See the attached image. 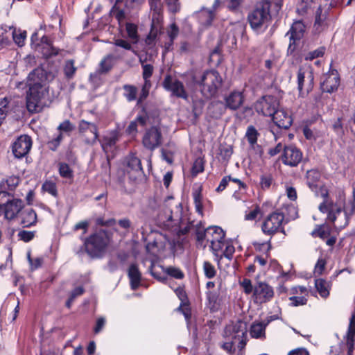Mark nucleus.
<instances>
[{
	"label": "nucleus",
	"mask_w": 355,
	"mask_h": 355,
	"mask_svg": "<svg viewBox=\"0 0 355 355\" xmlns=\"http://www.w3.org/2000/svg\"><path fill=\"white\" fill-rule=\"evenodd\" d=\"M28 90L26 96V105L31 113L40 112L49 102L47 73L41 68L31 71L26 79Z\"/></svg>",
	"instance_id": "nucleus-1"
},
{
	"label": "nucleus",
	"mask_w": 355,
	"mask_h": 355,
	"mask_svg": "<svg viewBox=\"0 0 355 355\" xmlns=\"http://www.w3.org/2000/svg\"><path fill=\"white\" fill-rule=\"evenodd\" d=\"M345 200L344 193H340L338 201L334 204L325 199L319 206L322 213H327V219L334 223L336 229L341 230L345 227L349 223V216L343 210L341 204Z\"/></svg>",
	"instance_id": "nucleus-2"
},
{
	"label": "nucleus",
	"mask_w": 355,
	"mask_h": 355,
	"mask_svg": "<svg viewBox=\"0 0 355 355\" xmlns=\"http://www.w3.org/2000/svg\"><path fill=\"white\" fill-rule=\"evenodd\" d=\"M181 205L175 202L173 197H167L159 207L157 215L160 224L169 227L173 222L178 221L181 216Z\"/></svg>",
	"instance_id": "nucleus-3"
},
{
	"label": "nucleus",
	"mask_w": 355,
	"mask_h": 355,
	"mask_svg": "<svg viewBox=\"0 0 355 355\" xmlns=\"http://www.w3.org/2000/svg\"><path fill=\"white\" fill-rule=\"evenodd\" d=\"M251 28L257 31L266 28L270 20V5L266 2L259 3L248 16Z\"/></svg>",
	"instance_id": "nucleus-4"
},
{
	"label": "nucleus",
	"mask_w": 355,
	"mask_h": 355,
	"mask_svg": "<svg viewBox=\"0 0 355 355\" xmlns=\"http://www.w3.org/2000/svg\"><path fill=\"white\" fill-rule=\"evenodd\" d=\"M297 89L299 96L306 97L312 91L314 85V76L313 69L310 65L301 66L297 74Z\"/></svg>",
	"instance_id": "nucleus-5"
},
{
	"label": "nucleus",
	"mask_w": 355,
	"mask_h": 355,
	"mask_svg": "<svg viewBox=\"0 0 355 355\" xmlns=\"http://www.w3.org/2000/svg\"><path fill=\"white\" fill-rule=\"evenodd\" d=\"M247 324L241 320H238L234 323L227 325L224 331L225 339L234 340L237 342V348L242 350L247 341Z\"/></svg>",
	"instance_id": "nucleus-6"
},
{
	"label": "nucleus",
	"mask_w": 355,
	"mask_h": 355,
	"mask_svg": "<svg viewBox=\"0 0 355 355\" xmlns=\"http://www.w3.org/2000/svg\"><path fill=\"white\" fill-rule=\"evenodd\" d=\"M221 84L222 78L220 74L214 70L205 71L200 82L201 92L206 98L215 96Z\"/></svg>",
	"instance_id": "nucleus-7"
},
{
	"label": "nucleus",
	"mask_w": 355,
	"mask_h": 355,
	"mask_svg": "<svg viewBox=\"0 0 355 355\" xmlns=\"http://www.w3.org/2000/svg\"><path fill=\"white\" fill-rule=\"evenodd\" d=\"M110 242L108 233L103 230L90 236L85 241L86 251L91 256H97L103 252Z\"/></svg>",
	"instance_id": "nucleus-8"
},
{
	"label": "nucleus",
	"mask_w": 355,
	"mask_h": 355,
	"mask_svg": "<svg viewBox=\"0 0 355 355\" xmlns=\"http://www.w3.org/2000/svg\"><path fill=\"white\" fill-rule=\"evenodd\" d=\"M78 132L83 142L88 146H94L98 139V129L95 123L85 120L80 121Z\"/></svg>",
	"instance_id": "nucleus-9"
},
{
	"label": "nucleus",
	"mask_w": 355,
	"mask_h": 355,
	"mask_svg": "<svg viewBox=\"0 0 355 355\" xmlns=\"http://www.w3.org/2000/svg\"><path fill=\"white\" fill-rule=\"evenodd\" d=\"M207 242L210 243V248L216 256H218L225 245V232L219 227H209L207 228Z\"/></svg>",
	"instance_id": "nucleus-10"
},
{
	"label": "nucleus",
	"mask_w": 355,
	"mask_h": 355,
	"mask_svg": "<svg viewBox=\"0 0 355 355\" xmlns=\"http://www.w3.org/2000/svg\"><path fill=\"white\" fill-rule=\"evenodd\" d=\"M284 215L279 212L269 214L263 222L261 229L264 234L273 235L283 230L282 223Z\"/></svg>",
	"instance_id": "nucleus-11"
},
{
	"label": "nucleus",
	"mask_w": 355,
	"mask_h": 355,
	"mask_svg": "<svg viewBox=\"0 0 355 355\" xmlns=\"http://www.w3.org/2000/svg\"><path fill=\"white\" fill-rule=\"evenodd\" d=\"M6 197L3 198L1 202V210H3L5 218L11 220L14 218L20 211L24 206L21 200L14 198L10 193L5 191Z\"/></svg>",
	"instance_id": "nucleus-12"
},
{
	"label": "nucleus",
	"mask_w": 355,
	"mask_h": 355,
	"mask_svg": "<svg viewBox=\"0 0 355 355\" xmlns=\"http://www.w3.org/2000/svg\"><path fill=\"white\" fill-rule=\"evenodd\" d=\"M279 103L277 98L272 96H265L259 99L254 104V109L263 116H272L277 110Z\"/></svg>",
	"instance_id": "nucleus-13"
},
{
	"label": "nucleus",
	"mask_w": 355,
	"mask_h": 355,
	"mask_svg": "<svg viewBox=\"0 0 355 355\" xmlns=\"http://www.w3.org/2000/svg\"><path fill=\"white\" fill-rule=\"evenodd\" d=\"M162 144V135L160 129L156 126L146 130L142 138V144L146 149L154 150Z\"/></svg>",
	"instance_id": "nucleus-14"
},
{
	"label": "nucleus",
	"mask_w": 355,
	"mask_h": 355,
	"mask_svg": "<svg viewBox=\"0 0 355 355\" xmlns=\"http://www.w3.org/2000/svg\"><path fill=\"white\" fill-rule=\"evenodd\" d=\"M340 85V76L336 69H331L322 77L321 89L324 92L332 93L336 91Z\"/></svg>",
	"instance_id": "nucleus-15"
},
{
	"label": "nucleus",
	"mask_w": 355,
	"mask_h": 355,
	"mask_svg": "<svg viewBox=\"0 0 355 355\" xmlns=\"http://www.w3.org/2000/svg\"><path fill=\"white\" fill-rule=\"evenodd\" d=\"M162 85L164 89L172 93V95L184 99L187 98L188 95L184 86L180 80L172 78L171 76H166Z\"/></svg>",
	"instance_id": "nucleus-16"
},
{
	"label": "nucleus",
	"mask_w": 355,
	"mask_h": 355,
	"mask_svg": "<svg viewBox=\"0 0 355 355\" xmlns=\"http://www.w3.org/2000/svg\"><path fill=\"white\" fill-rule=\"evenodd\" d=\"M305 32V26L300 21H297L293 23L289 32L286 34L290 35V44L288 47V53H293L297 46V42H299L304 36Z\"/></svg>",
	"instance_id": "nucleus-17"
},
{
	"label": "nucleus",
	"mask_w": 355,
	"mask_h": 355,
	"mask_svg": "<svg viewBox=\"0 0 355 355\" xmlns=\"http://www.w3.org/2000/svg\"><path fill=\"white\" fill-rule=\"evenodd\" d=\"M31 146V138L28 135H21L12 144V153L15 157L21 158L28 153Z\"/></svg>",
	"instance_id": "nucleus-18"
},
{
	"label": "nucleus",
	"mask_w": 355,
	"mask_h": 355,
	"mask_svg": "<svg viewBox=\"0 0 355 355\" xmlns=\"http://www.w3.org/2000/svg\"><path fill=\"white\" fill-rule=\"evenodd\" d=\"M125 171L128 174L130 179L136 180L141 177L143 169L141 160L134 154H131L125 159Z\"/></svg>",
	"instance_id": "nucleus-19"
},
{
	"label": "nucleus",
	"mask_w": 355,
	"mask_h": 355,
	"mask_svg": "<svg viewBox=\"0 0 355 355\" xmlns=\"http://www.w3.org/2000/svg\"><path fill=\"white\" fill-rule=\"evenodd\" d=\"M302 159V153L294 146H285L282 157V162L290 166H297Z\"/></svg>",
	"instance_id": "nucleus-20"
},
{
	"label": "nucleus",
	"mask_w": 355,
	"mask_h": 355,
	"mask_svg": "<svg viewBox=\"0 0 355 355\" xmlns=\"http://www.w3.org/2000/svg\"><path fill=\"white\" fill-rule=\"evenodd\" d=\"M255 301L265 303L270 301L274 296L272 288L265 282H259L254 288Z\"/></svg>",
	"instance_id": "nucleus-21"
},
{
	"label": "nucleus",
	"mask_w": 355,
	"mask_h": 355,
	"mask_svg": "<svg viewBox=\"0 0 355 355\" xmlns=\"http://www.w3.org/2000/svg\"><path fill=\"white\" fill-rule=\"evenodd\" d=\"M73 129V125L69 120H65L61 123L58 127V135L48 142L49 148L53 151L56 150L63 139V133L69 134Z\"/></svg>",
	"instance_id": "nucleus-22"
},
{
	"label": "nucleus",
	"mask_w": 355,
	"mask_h": 355,
	"mask_svg": "<svg viewBox=\"0 0 355 355\" xmlns=\"http://www.w3.org/2000/svg\"><path fill=\"white\" fill-rule=\"evenodd\" d=\"M162 12H152V22L150 33L146 40L148 44H151L162 28Z\"/></svg>",
	"instance_id": "nucleus-23"
},
{
	"label": "nucleus",
	"mask_w": 355,
	"mask_h": 355,
	"mask_svg": "<svg viewBox=\"0 0 355 355\" xmlns=\"http://www.w3.org/2000/svg\"><path fill=\"white\" fill-rule=\"evenodd\" d=\"M273 122L280 128L288 129L292 124L291 114L283 108L278 109L272 116Z\"/></svg>",
	"instance_id": "nucleus-24"
},
{
	"label": "nucleus",
	"mask_w": 355,
	"mask_h": 355,
	"mask_svg": "<svg viewBox=\"0 0 355 355\" xmlns=\"http://www.w3.org/2000/svg\"><path fill=\"white\" fill-rule=\"evenodd\" d=\"M292 293L296 295L289 297L290 305L299 306L305 305L307 303L308 290L304 286H296L292 288Z\"/></svg>",
	"instance_id": "nucleus-25"
},
{
	"label": "nucleus",
	"mask_w": 355,
	"mask_h": 355,
	"mask_svg": "<svg viewBox=\"0 0 355 355\" xmlns=\"http://www.w3.org/2000/svg\"><path fill=\"white\" fill-rule=\"evenodd\" d=\"M275 318L271 317L270 320H268L266 322H254L250 329V335L253 338L263 339L266 337V327L268 324Z\"/></svg>",
	"instance_id": "nucleus-26"
},
{
	"label": "nucleus",
	"mask_w": 355,
	"mask_h": 355,
	"mask_svg": "<svg viewBox=\"0 0 355 355\" xmlns=\"http://www.w3.org/2000/svg\"><path fill=\"white\" fill-rule=\"evenodd\" d=\"M243 96L241 92H232L225 98L226 107L230 110H237L243 103Z\"/></svg>",
	"instance_id": "nucleus-27"
},
{
	"label": "nucleus",
	"mask_w": 355,
	"mask_h": 355,
	"mask_svg": "<svg viewBox=\"0 0 355 355\" xmlns=\"http://www.w3.org/2000/svg\"><path fill=\"white\" fill-rule=\"evenodd\" d=\"M36 221L37 215L33 209L27 208L21 211L20 214V223L24 227H31L35 225Z\"/></svg>",
	"instance_id": "nucleus-28"
},
{
	"label": "nucleus",
	"mask_w": 355,
	"mask_h": 355,
	"mask_svg": "<svg viewBox=\"0 0 355 355\" xmlns=\"http://www.w3.org/2000/svg\"><path fill=\"white\" fill-rule=\"evenodd\" d=\"M42 44L39 46V51L46 58L56 55L58 54L59 50L54 47L49 42L46 37L42 38Z\"/></svg>",
	"instance_id": "nucleus-29"
},
{
	"label": "nucleus",
	"mask_w": 355,
	"mask_h": 355,
	"mask_svg": "<svg viewBox=\"0 0 355 355\" xmlns=\"http://www.w3.org/2000/svg\"><path fill=\"white\" fill-rule=\"evenodd\" d=\"M128 277L130 280L132 289L136 290L139 287L141 281V273L136 265L132 264L130 266L128 270Z\"/></svg>",
	"instance_id": "nucleus-30"
},
{
	"label": "nucleus",
	"mask_w": 355,
	"mask_h": 355,
	"mask_svg": "<svg viewBox=\"0 0 355 355\" xmlns=\"http://www.w3.org/2000/svg\"><path fill=\"white\" fill-rule=\"evenodd\" d=\"M178 34L179 28L178 26L175 23L171 24V26L167 29V36L168 37L169 41L164 44V53L171 50L173 44V41L178 37Z\"/></svg>",
	"instance_id": "nucleus-31"
},
{
	"label": "nucleus",
	"mask_w": 355,
	"mask_h": 355,
	"mask_svg": "<svg viewBox=\"0 0 355 355\" xmlns=\"http://www.w3.org/2000/svg\"><path fill=\"white\" fill-rule=\"evenodd\" d=\"M119 139V135L116 131L110 132L100 141L102 148L106 150L107 148L114 146Z\"/></svg>",
	"instance_id": "nucleus-32"
},
{
	"label": "nucleus",
	"mask_w": 355,
	"mask_h": 355,
	"mask_svg": "<svg viewBox=\"0 0 355 355\" xmlns=\"http://www.w3.org/2000/svg\"><path fill=\"white\" fill-rule=\"evenodd\" d=\"M315 288L322 297L326 298L329 295L330 285L323 279H318L315 282Z\"/></svg>",
	"instance_id": "nucleus-33"
},
{
	"label": "nucleus",
	"mask_w": 355,
	"mask_h": 355,
	"mask_svg": "<svg viewBox=\"0 0 355 355\" xmlns=\"http://www.w3.org/2000/svg\"><path fill=\"white\" fill-rule=\"evenodd\" d=\"M199 21L205 27L209 26L214 18L213 10L202 9L199 13Z\"/></svg>",
	"instance_id": "nucleus-34"
},
{
	"label": "nucleus",
	"mask_w": 355,
	"mask_h": 355,
	"mask_svg": "<svg viewBox=\"0 0 355 355\" xmlns=\"http://www.w3.org/2000/svg\"><path fill=\"white\" fill-rule=\"evenodd\" d=\"M118 58L109 54L103 58L100 62V70L101 72H107L112 69Z\"/></svg>",
	"instance_id": "nucleus-35"
},
{
	"label": "nucleus",
	"mask_w": 355,
	"mask_h": 355,
	"mask_svg": "<svg viewBox=\"0 0 355 355\" xmlns=\"http://www.w3.org/2000/svg\"><path fill=\"white\" fill-rule=\"evenodd\" d=\"M327 10L328 8L323 10L320 6L318 8L315 12V21L314 24L317 30L324 25L327 17Z\"/></svg>",
	"instance_id": "nucleus-36"
},
{
	"label": "nucleus",
	"mask_w": 355,
	"mask_h": 355,
	"mask_svg": "<svg viewBox=\"0 0 355 355\" xmlns=\"http://www.w3.org/2000/svg\"><path fill=\"white\" fill-rule=\"evenodd\" d=\"M19 179L17 176H10L5 181H2L0 184V191H5L6 189L12 190L19 184Z\"/></svg>",
	"instance_id": "nucleus-37"
},
{
	"label": "nucleus",
	"mask_w": 355,
	"mask_h": 355,
	"mask_svg": "<svg viewBox=\"0 0 355 355\" xmlns=\"http://www.w3.org/2000/svg\"><path fill=\"white\" fill-rule=\"evenodd\" d=\"M345 338L346 345L348 348V355H352L354 346L355 329H353L352 327H348V330Z\"/></svg>",
	"instance_id": "nucleus-38"
},
{
	"label": "nucleus",
	"mask_w": 355,
	"mask_h": 355,
	"mask_svg": "<svg viewBox=\"0 0 355 355\" xmlns=\"http://www.w3.org/2000/svg\"><path fill=\"white\" fill-rule=\"evenodd\" d=\"M193 200H194V204H195L196 211L198 214L202 215V214L203 206H202V195H201V189H200V187H199L198 189H196L193 192Z\"/></svg>",
	"instance_id": "nucleus-39"
},
{
	"label": "nucleus",
	"mask_w": 355,
	"mask_h": 355,
	"mask_svg": "<svg viewBox=\"0 0 355 355\" xmlns=\"http://www.w3.org/2000/svg\"><path fill=\"white\" fill-rule=\"evenodd\" d=\"M342 209L349 216L355 213V187L353 188L352 198L344 204Z\"/></svg>",
	"instance_id": "nucleus-40"
},
{
	"label": "nucleus",
	"mask_w": 355,
	"mask_h": 355,
	"mask_svg": "<svg viewBox=\"0 0 355 355\" xmlns=\"http://www.w3.org/2000/svg\"><path fill=\"white\" fill-rule=\"evenodd\" d=\"M261 214L260 207L257 205H253L249 211H245L244 218L246 220H255L261 216Z\"/></svg>",
	"instance_id": "nucleus-41"
},
{
	"label": "nucleus",
	"mask_w": 355,
	"mask_h": 355,
	"mask_svg": "<svg viewBox=\"0 0 355 355\" xmlns=\"http://www.w3.org/2000/svg\"><path fill=\"white\" fill-rule=\"evenodd\" d=\"M325 52V48L324 46H320L318 49L309 51L307 53L304 55V58L305 60L312 61L314 59H317L321 58L324 55Z\"/></svg>",
	"instance_id": "nucleus-42"
},
{
	"label": "nucleus",
	"mask_w": 355,
	"mask_h": 355,
	"mask_svg": "<svg viewBox=\"0 0 355 355\" xmlns=\"http://www.w3.org/2000/svg\"><path fill=\"white\" fill-rule=\"evenodd\" d=\"M124 96L128 101H135L137 98V89L136 87L130 85L123 86Z\"/></svg>",
	"instance_id": "nucleus-43"
},
{
	"label": "nucleus",
	"mask_w": 355,
	"mask_h": 355,
	"mask_svg": "<svg viewBox=\"0 0 355 355\" xmlns=\"http://www.w3.org/2000/svg\"><path fill=\"white\" fill-rule=\"evenodd\" d=\"M12 37L15 42L19 46H22L26 37V32L20 30H14L12 32Z\"/></svg>",
	"instance_id": "nucleus-44"
},
{
	"label": "nucleus",
	"mask_w": 355,
	"mask_h": 355,
	"mask_svg": "<svg viewBox=\"0 0 355 355\" xmlns=\"http://www.w3.org/2000/svg\"><path fill=\"white\" fill-rule=\"evenodd\" d=\"M10 110V105L7 98H4L0 102V125L2 121L5 119L7 114Z\"/></svg>",
	"instance_id": "nucleus-45"
},
{
	"label": "nucleus",
	"mask_w": 355,
	"mask_h": 355,
	"mask_svg": "<svg viewBox=\"0 0 355 355\" xmlns=\"http://www.w3.org/2000/svg\"><path fill=\"white\" fill-rule=\"evenodd\" d=\"M196 234L198 244L205 248L206 243H205V241H207V229L204 230L203 228L198 227Z\"/></svg>",
	"instance_id": "nucleus-46"
},
{
	"label": "nucleus",
	"mask_w": 355,
	"mask_h": 355,
	"mask_svg": "<svg viewBox=\"0 0 355 355\" xmlns=\"http://www.w3.org/2000/svg\"><path fill=\"white\" fill-rule=\"evenodd\" d=\"M257 130L253 126H249L247 129L245 137L251 146L254 145L257 141Z\"/></svg>",
	"instance_id": "nucleus-47"
},
{
	"label": "nucleus",
	"mask_w": 355,
	"mask_h": 355,
	"mask_svg": "<svg viewBox=\"0 0 355 355\" xmlns=\"http://www.w3.org/2000/svg\"><path fill=\"white\" fill-rule=\"evenodd\" d=\"M126 31L129 38L133 43H137L138 41L137 27L133 24H126Z\"/></svg>",
	"instance_id": "nucleus-48"
},
{
	"label": "nucleus",
	"mask_w": 355,
	"mask_h": 355,
	"mask_svg": "<svg viewBox=\"0 0 355 355\" xmlns=\"http://www.w3.org/2000/svg\"><path fill=\"white\" fill-rule=\"evenodd\" d=\"M76 71V68L74 66V62L72 60H69L65 62V64L64 67V72L67 78H71L75 72Z\"/></svg>",
	"instance_id": "nucleus-49"
},
{
	"label": "nucleus",
	"mask_w": 355,
	"mask_h": 355,
	"mask_svg": "<svg viewBox=\"0 0 355 355\" xmlns=\"http://www.w3.org/2000/svg\"><path fill=\"white\" fill-rule=\"evenodd\" d=\"M27 259L32 270L39 268L43 263L42 257L32 258L31 252H27Z\"/></svg>",
	"instance_id": "nucleus-50"
},
{
	"label": "nucleus",
	"mask_w": 355,
	"mask_h": 355,
	"mask_svg": "<svg viewBox=\"0 0 355 355\" xmlns=\"http://www.w3.org/2000/svg\"><path fill=\"white\" fill-rule=\"evenodd\" d=\"M139 61L141 64L143 69V78L144 80H150L149 78L153 74V67L150 64H144V61L141 57L139 58Z\"/></svg>",
	"instance_id": "nucleus-51"
},
{
	"label": "nucleus",
	"mask_w": 355,
	"mask_h": 355,
	"mask_svg": "<svg viewBox=\"0 0 355 355\" xmlns=\"http://www.w3.org/2000/svg\"><path fill=\"white\" fill-rule=\"evenodd\" d=\"M150 87H151L150 81V80H144V83L141 88V92L140 96L137 101V104L141 103L144 100H145L148 97Z\"/></svg>",
	"instance_id": "nucleus-52"
},
{
	"label": "nucleus",
	"mask_w": 355,
	"mask_h": 355,
	"mask_svg": "<svg viewBox=\"0 0 355 355\" xmlns=\"http://www.w3.org/2000/svg\"><path fill=\"white\" fill-rule=\"evenodd\" d=\"M59 172L62 177L65 178H71L73 176V172L68 164L60 163L59 164Z\"/></svg>",
	"instance_id": "nucleus-53"
},
{
	"label": "nucleus",
	"mask_w": 355,
	"mask_h": 355,
	"mask_svg": "<svg viewBox=\"0 0 355 355\" xmlns=\"http://www.w3.org/2000/svg\"><path fill=\"white\" fill-rule=\"evenodd\" d=\"M237 342L234 340L226 339V341L222 345V348L230 354L234 353L236 348H237Z\"/></svg>",
	"instance_id": "nucleus-54"
},
{
	"label": "nucleus",
	"mask_w": 355,
	"mask_h": 355,
	"mask_svg": "<svg viewBox=\"0 0 355 355\" xmlns=\"http://www.w3.org/2000/svg\"><path fill=\"white\" fill-rule=\"evenodd\" d=\"M262 2L268 3L270 5V10L275 14H278L279 11L282 9L283 0H265Z\"/></svg>",
	"instance_id": "nucleus-55"
},
{
	"label": "nucleus",
	"mask_w": 355,
	"mask_h": 355,
	"mask_svg": "<svg viewBox=\"0 0 355 355\" xmlns=\"http://www.w3.org/2000/svg\"><path fill=\"white\" fill-rule=\"evenodd\" d=\"M203 270L205 275L207 278L211 279L216 275L214 266L209 261H205L203 263Z\"/></svg>",
	"instance_id": "nucleus-56"
},
{
	"label": "nucleus",
	"mask_w": 355,
	"mask_h": 355,
	"mask_svg": "<svg viewBox=\"0 0 355 355\" xmlns=\"http://www.w3.org/2000/svg\"><path fill=\"white\" fill-rule=\"evenodd\" d=\"M44 191L48 192L53 196L57 195V188L55 184L52 181H46L42 185Z\"/></svg>",
	"instance_id": "nucleus-57"
},
{
	"label": "nucleus",
	"mask_w": 355,
	"mask_h": 355,
	"mask_svg": "<svg viewBox=\"0 0 355 355\" xmlns=\"http://www.w3.org/2000/svg\"><path fill=\"white\" fill-rule=\"evenodd\" d=\"M203 170H204V164H203L202 159H200V158L196 159L195 160V162H193V164L192 166V169H191L192 175L196 176L199 173L202 172Z\"/></svg>",
	"instance_id": "nucleus-58"
},
{
	"label": "nucleus",
	"mask_w": 355,
	"mask_h": 355,
	"mask_svg": "<svg viewBox=\"0 0 355 355\" xmlns=\"http://www.w3.org/2000/svg\"><path fill=\"white\" fill-rule=\"evenodd\" d=\"M272 182V178L270 174H265L261 176L260 185L263 189L270 188Z\"/></svg>",
	"instance_id": "nucleus-59"
},
{
	"label": "nucleus",
	"mask_w": 355,
	"mask_h": 355,
	"mask_svg": "<svg viewBox=\"0 0 355 355\" xmlns=\"http://www.w3.org/2000/svg\"><path fill=\"white\" fill-rule=\"evenodd\" d=\"M166 272L168 275L176 279H180L184 277L183 272L179 268L175 267L167 268Z\"/></svg>",
	"instance_id": "nucleus-60"
},
{
	"label": "nucleus",
	"mask_w": 355,
	"mask_h": 355,
	"mask_svg": "<svg viewBox=\"0 0 355 355\" xmlns=\"http://www.w3.org/2000/svg\"><path fill=\"white\" fill-rule=\"evenodd\" d=\"M253 245L256 250L259 252H262L263 253H267L270 248V245L269 242H254Z\"/></svg>",
	"instance_id": "nucleus-61"
},
{
	"label": "nucleus",
	"mask_w": 355,
	"mask_h": 355,
	"mask_svg": "<svg viewBox=\"0 0 355 355\" xmlns=\"http://www.w3.org/2000/svg\"><path fill=\"white\" fill-rule=\"evenodd\" d=\"M35 232L31 231L22 230L19 232V238L24 242H28L33 239Z\"/></svg>",
	"instance_id": "nucleus-62"
},
{
	"label": "nucleus",
	"mask_w": 355,
	"mask_h": 355,
	"mask_svg": "<svg viewBox=\"0 0 355 355\" xmlns=\"http://www.w3.org/2000/svg\"><path fill=\"white\" fill-rule=\"evenodd\" d=\"M149 4L152 12H162V4L161 0H149Z\"/></svg>",
	"instance_id": "nucleus-63"
},
{
	"label": "nucleus",
	"mask_w": 355,
	"mask_h": 355,
	"mask_svg": "<svg viewBox=\"0 0 355 355\" xmlns=\"http://www.w3.org/2000/svg\"><path fill=\"white\" fill-rule=\"evenodd\" d=\"M112 15L119 21H122L125 18V12L123 10L119 9L114 5L112 10Z\"/></svg>",
	"instance_id": "nucleus-64"
}]
</instances>
